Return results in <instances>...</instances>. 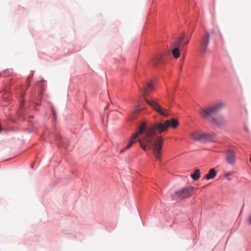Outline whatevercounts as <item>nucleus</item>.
<instances>
[{
    "instance_id": "10",
    "label": "nucleus",
    "mask_w": 251,
    "mask_h": 251,
    "mask_svg": "<svg viewBox=\"0 0 251 251\" xmlns=\"http://www.w3.org/2000/svg\"><path fill=\"white\" fill-rule=\"evenodd\" d=\"M190 136L195 140L201 141L202 132L194 131L190 134Z\"/></svg>"
},
{
    "instance_id": "1",
    "label": "nucleus",
    "mask_w": 251,
    "mask_h": 251,
    "mask_svg": "<svg viewBox=\"0 0 251 251\" xmlns=\"http://www.w3.org/2000/svg\"><path fill=\"white\" fill-rule=\"evenodd\" d=\"M169 120H167L164 123L157 122L147 128L145 127L143 137L138 140L144 151L148 148L152 149L153 155L158 160L161 158V150L164 140L162 136L156 135L157 133L161 134L166 132L169 129Z\"/></svg>"
},
{
    "instance_id": "7",
    "label": "nucleus",
    "mask_w": 251,
    "mask_h": 251,
    "mask_svg": "<svg viewBox=\"0 0 251 251\" xmlns=\"http://www.w3.org/2000/svg\"><path fill=\"white\" fill-rule=\"evenodd\" d=\"M210 40V35L209 33L206 32L205 34L203 35L201 40V50L203 51H205L208 47Z\"/></svg>"
},
{
    "instance_id": "4",
    "label": "nucleus",
    "mask_w": 251,
    "mask_h": 251,
    "mask_svg": "<svg viewBox=\"0 0 251 251\" xmlns=\"http://www.w3.org/2000/svg\"><path fill=\"white\" fill-rule=\"evenodd\" d=\"M146 126V123L145 122H143L138 127V131L136 133H134L129 139L128 144L125 147V149H129L132 145L136 143L137 137L144 133Z\"/></svg>"
},
{
    "instance_id": "16",
    "label": "nucleus",
    "mask_w": 251,
    "mask_h": 251,
    "mask_svg": "<svg viewBox=\"0 0 251 251\" xmlns=\"http://www.w3.org/2000/svg\"><path fill=\"white\" fill-rule=\"evenodd\" d=\"M161 57L160 56H157L152 60V64L155 65L157 64L161 63Z\"/></svg>"
},
{
    "instance_id": "6",
    "label": "nucleus",
    "mask_w": 251,
    "mask_h": 251,
    "mask_svg": "<svg viewBox=\"0 0 251 251\" xmlns=\"http://www.w3.org/2000/svg\"><path fill=\"white\" fill-rule=\"evenodd\" d=\"M201 142H215L217 140L216 135L215 134H210L202 132Z\"/></svg>"
},
{
    "instance_id": "21",
    "label": "nucleus",
    "mask_w": 251,
    "mask_h": 251,
    "mask_svg": "<svg viewBox=\"0 0 251 251\" xmlns=\"http://www.w3.org/2000/svg\"><path fill=\"white\" fill-rule=\"evenodd\" d=\"M228 179L229 180H230V178H229V177H228Z\"/></svg>"
},
{
    "instance_id": "20",
    "label": "nucleus",
    "mask_w": 251,
    "mask_h": 251,
    "mask_svg": "<svg viewBox=\"0 0 251 251\" xmlns=\"http://www.w3.org/2000/svg\"><path fill=\"white\" fill-rule=\"evenodd\" d=\"M230 174H231L230 173H226L225 176L226 177H227V176H229Z\"/></svg>"
},
{
    "instance_id": "5",
    "label": "nucleus",
    "mask_w": 251,
    "mask_h": 251,
    "mask_svg": "<svg viewBox=\"0 0 251 251\" xmlns=\"http://www.w3.org/2000/svg\"><path fill=\"white\" fill-rule=\"evenodd\" d=\"M146 101L152 108V109L158 112L160 115L167 117L169 114L166 111L165 109H163L156 101L149 100L148 99H145Z\"/></svg>"
},
{
    "instance_id": "3",
    "label": "nucleus",
    "mask_w": 251,
    "mask_h": 251,
    "mask_svg": "<svg viewBox=\"0 0 251 251\" xmlns=\"http://www.w3.org/2000/svg\"><path fill=\"white\" fill-rule=\"evenodd\" d=\"M193 189V187H189L176 191L172 195V199L173 201H180L188 198L192 195Z\"/></svg>"
},
{
    "instance_id": "13",
    "label": "nucleus",
    "mask_w": 251,
    "mask_h": 251,
    "mask_svg": "<svg viewBox=\"0 0 251 251\" xmlns=\"http://www.w3.org/2000/svg\"><path fill=\"white\" fill-rule=\"evenodd\" d=\"M168 128L171 127L173 128H176L178 125V121L175 119H172L169 120Z\"/></svg>"
},
{
    "instance_id": "8",
    "label": "nucleus",
    "mask_w": 251,
    "mask_h": 251,
    "mask_svg": "<svg viewBox=\"0 0 251 251\" xmlns=\"http://www.w3.org/2000/svg\"><path fill=\"white\" fill-rule=\"evenodd\" d=\"M236 157L235 152L231 150H228L226 152V161L231 164L234 165L235 162Z\"/></svg>"
},
{
    "instance_id": "11",
    "label": "nucleus",
    "mask_w": 251,
    "mask_h": 251,
    "mask_svg": "<svg viewBox=\"0 0 251 251\" xmlns=\"http://www.w3.org/2000/svg\"><path fill=\"white\" fill-rule=\"evenodd\" d=\"M153 89V87L151 82H149L147 83L145 86H144L143 90H142V93L145 96L150 93Z\"/></svg>"
},
{
    "instance_id": "19",
    "label": "nucleus",
    "mask_w": 251,
    "mask_h": 251,
    "mask_svg": "<svg viewBox=\"0 0 251 251\" xmlns=\"http://www.w3.org/2000/svg\"><path fill=\"white\" fill-rule=\"evenodd\" d=\"M127 149H125V148L124 149H122L120 151V153H123Z\"/></svg>"
},
{
    "instance_id": "2",
    "label": "nucleus",
    "mask_w": 251,
    "mask_h": 251,
    "mask_svg": "<svg viewBox=\"0 0 251 251\" xmlns=\"http://www.w3.org/2000/svg\"><path fill=\"white\" fill-rule=\"evenodd\" d=\"M224 102H220L211 106L202 109L200 112L201 115L203 119L209 121L213 125L216 126L223 125L226 123V120L224 117L219 116L213 118L212 116L224 107Z\"/></svg>"
},
{
    "instance_id": "15",
    "label": "nucleus",
    "mask_w": 251,
    "mask_h": 251,
    "mask_svg": "<svg viewBox=\"0 0 251 251\" xmlns=\"http://www.w3.org/2000/svg\"><path fill=\"white\" fill-rule=\"evenodd\" d=\"M172 54L175 58H178L180 56V49L178 48H174Z\"/></svg>"
},
{
    "instance_id": "9",
    "label": "nucleus",
    "mask_w": 251,
    "mask_h": 251,
    "mask_svg": "<svg viewBox=\"0 0 251 251\" xmlns=\"http://www.w3.org/2000/svg\"><path fill=\"white\" fill-rule=\"evenodd\" d=\"M186 35L185 33H181L176 40L173 43L172 47L179 48L181 46L182 42L185 39Z\"/></svg>"
},
{
    "instance_id": "18",
    "label": "nucleus",
    "mask_w": 251,
    "mask_h": 251,
    "mask_svg": "<svg viewBox=\"0 0 251 251\" xmlns=\"http://www.w3.org/2000/svg\"><path fill=\"white\" fill-rule=\"evenodd\" d=\"M185 39H186V42H185V44L187 45L188 44V43L189 42V41H190V38H186V37H185Z\"/></svg>"
},
{
    "instance_id": "14",
    "label": "nucleus",
    "mask_w": 251,
    "mask_h": 251,
    "mask_svg": "<svg viewBox=\"0 0 251 251\" xmlns=\"http://www.w3.org/2000/svg\"><path fill=\"white\" fill-rule=\"evenodd\" d=\"M191 176L193 180L195 181L198 180L201 176L200 170L199 169H196L194 173L192 174Z\"/></svg>"
},
{
    "instance_id": "17",
    "label": "nucleus",
    "mask_w": 251,
    "mask_h": 251,
    "mask_svg": "<svg viewBox=\"0 0 251 251\" xmlns=\"http://www.w3.org/2000/svg\"><path fill=\"white\" fill-rule=\"evenodd\" d=\"M248 222L251 225V214L249 215L248 217Z\"/></svg>"
},
{
    "instance_id": "12",
    "label": "nucleus",
    "mask_w": 251,
    "mask_h": 251,
    "mask_svg": "<svg viewBox=\"0 0 251 251\" xmlns=\"http://www.w3.org/2000/svg\"><path fill=\"white\" fill-rule=\"evenodd\" d=\"M217 172L214 168L211 169L208 174L205 176V178L207 180H209L213 178L216 176Z\"/></svg>"
}]
</instances>
